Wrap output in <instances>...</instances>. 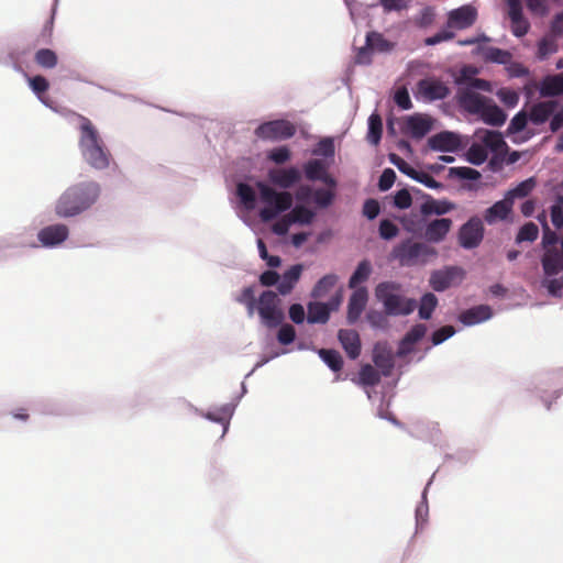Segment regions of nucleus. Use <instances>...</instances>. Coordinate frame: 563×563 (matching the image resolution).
<instances>
[{
	"instance_id": "39448f33",
	"label": "nucleus",
	"mask_w": 563,
	"mask_h": 563,
	"mask_svg": "<svg viewBox=\"0 0 563 563\" xmlns=\"http://www.w3.org/2000/svg\"><path fill=\"white\" fill-rule=\"evenodd\" d=\"M437 250L421 242H412V239L407 238L400 243L393 246L389 257L397 260L402 267H410L415 264L426 265L429 257H435Z\"/></svg>"
},
{
	"instance_id": "58836bf2",
	"label": "nucleus",
	"mask_w": 563,
	"mask_h": 563,
	"mask_svg": "<svg viewBox=\"0 0 563 563\" xmlns=\"http://www.w3.org/2000/svg\"><path fill=\"white\" fill-rule=\"evenodd\" d=\"M455 333H456V330L454 329L453 325H450V324L442 325L439 329H435L434 331H432L431 335H430L431 345L424 349L423 353L418 357L417 362L422 361L424 358V356L427 355V353L433 346L444 343L446 340L452 338Z\"/></svg>"
},
{
	"instance_id": "c756f323",
	"label": "nucleus",
	"mask_w": 563,
	"mask_h": 563,
	"mask_svg": "<svg viewBox=\"0 0 563 563\" xmlns=\"http://www.w3.org/2000/svg\"><path fill=\"white\" fill-rule=\"evenodd\" d=\"M506 148L507 144L504 140V136L495 132V172L503 164L511 165L515 164L520 158V153L517 151H512L511 153L506 155Z\"/></svg>"
},
{
	"instance_id": "393cba45",
	"label": "nucleus",
	"mask_w": 563,
	"mask_h": 563,
	"mask_svg": "<svg viewBox=\"0 0 563 563\" xmlns=\"http://www.w3.org/2000/svg\"><path fill=\"white\" fill-rule=\"evenodd\" d=\"M432 130V121L420 114L415 113L407 117L406 120V132H408L413 139H422Z\"/></svg>"
},
{
	"instance_id": "cd10ccee",
	"label": "nucleus",
	"mask_w": 563,
	"mask_h": 563,
	"mask_svg": "<svg viewBox=\"0 0 563 563\" xmlns=\"http://www.w3.org/2000/svg\"><path fill=\"white\" fill-rule=\"evenodd\" d=\"M556 107L555 101H541L532 104L528 113L529 121L534 125L545 123L556 110Z\"/></svg>"
},
{
	"instance_id": "6e6d98bb",
	"label": "nucleus",
	"mask_w": 563,
	"mask_h": 563,
	"mask_svg": "<svg viewBox=\"0 0 563 563\" xmlns=\"http://www.w3.org/2000/svg\"><path fill=\"white\" fill-rule=\"evenodd\" d=\"M365 319L373 330H386L388 328L387 314L384 311L369 309Z\"/></svg>"
},
{
	"instance_id": "c9c22d12",
	"label": "nucleus",
	"mask_w": 563,
	"mask_h": 563,
	"mask_svg": "<svg viewBox=\"0 0 563 563\" xmlns=\"http://www.w3.org/2000/svg\"><path fill=\"white\" fill-rule=\"evenodd\" d=\"M307 310V322L310 324H324L331 316L323 301H309Z\"/></svg>"
},
{
	"instance_id": "423d86ee",
	"label": "nucleus",
	"mask_w": 563,
	"mask_h": 563,
	"mask_svg": "<svg viewBox=\"0 0 563 563\" xmlns=\"http://www.w3.org/2000/svg\"><path fill=\"white\" fill-rule=\"evenodd\" d=\"M278 294L273 290H263L256 307L264 325L269 329L277 328L285 320V313L279 307Z\"/></svg>"
},
{
	"instance_id": "13d9d810",
	"label": "nucleus",
	"mask_w": 563,
	"mask_h": 563,
	"mask_svg": "<svg viewBox=\"0 0 563 563\" xmlns=\"http://www.w3.org/2000/svg\"><path fill=\"white\" fill-rule=\"evenodd\" d=\"M278 327L277 341L285 346L294 343L297 336L295 328L289 323H284V321Z\"/></svg>"
},
{
	"instance_id": "4468645a",
	"label": "nucleus",
	"mask_w": 563,
	"mask_h": 563,
	"mask_svg": "<svg viewBox=\"0 0 563 563\" xmlns=\"http://www.w3.org/2000/svg\"><path fill=\"white\" fill-rule=\"evenodd\" d=\"M506 4L511 33L516 37L525 36L530 30V23L523 15L521 0H506Z\"/></svg>"
},
{
	"instance_id": "1a4fd4ad",
	"label": "nucleus",
	"mask_w": 563,
	"mask_h": 563,
	"mask_svg": "<svg viewBox=\"0 0 563 563\" xmlns=\"http://www.w3.org/2000/svg\"><path fill=\"white\" fill-rule=\"evenodd\" d=\"M388 161L390 164L397 167V169L406 175L407 177L411 178L412 180L423 185L424 187L433 190H443L444 185L437 179H434L429 174L418 170L415 167H412L409 163H407L402 157H400L396 153H389L388 154Z\"/></svg>"
},
{
	"instance_id": "a18cd8bd",
	"label": "nucleus",
	"mask_w": 563,
	"mask_h": 563,
	"mask_svg": "<svg viewBox=\"0 0 563 563\" xmlns=\"http://www.w3.org/2000/svg\"><path fill=\"white\" fill-rule=\"evenodd\" d=\"M367 47L371 51L389 52L394 47V43L384 37L382 33L372 31L366 34Z\"/></svg>"
},
{
	"instance_id": "79ce46f5",
	"label": "nucleus",
	"mask_w": 563,
	"mask_h": 563,
	"mask_svg": "<svg viewBox=\"0 0 563 563\" xmlns=\"http://www.w3.org/2000/svg\"><path fill=\"white\" fill-rule=\"evenodd\" d=\"M318 355L332 372L336 373L342 369L344 361L339 351L334 349H320L318 350Z\"/></svg>"
},
{
	"instance_id": "4c0bfd02",
	"label": "nucleus",
	"mask_w": 563,
	"mask_h": 563,
	"mask_svg": "<svg viewBox=\"0 0 563 563\" xmlns=\"http://www.w3.org/2000/svg\"><path fill=\"white\" fill-rule=\"evenodd\" d=\"M383 136V120L375 110L367 119L366 140L369 144L376 146L380 143Z\"/></svg>"
},
{
	"instance_id": "3c124183",
	"label": "nucleus",
	"mask_w": 563,
	"mask_h": 563,
	"mask_svg": "<svg viewBox=\"0 0 563 563\" xmlns=\"http://www.w3.org/2000/svg\"><path fill=\"white\" fill-rule=\"evenodd\" d=\"M393 219L398 220L406 232L413 234L417 233L418 228H421L424 222V218L422 216L419 219L415 213L402 216L393 214Z\"/></svg>"
},
{
	"instance_id": "5701e85b",
	"label": "nucleus",
	"mask_w": 563,
	"mask_h": 563,
	"mask_svg": "<svg viewBox=\"0 0 563 563\" xmlns=\"http://www.w3.org/2000/svg\"><path fill=\"white\" fill-rule=\"evenodd\" d=\"M302 177L301 170L296 166L288 168L271 169L269 179L273 185L278 186L280 189H288L300 181Z\"/></svg>"
},
{
	"instance_id": "f704fd0d",
	"label": "nucleus",
	"mask_w": 563,
	"mask_h": 563,
	"mask_svg": "<svg viewBox=\"0 0 563 563\" xmlns=\"http://www.w3.org/2000/svg\"><path fill=\"white\" fill-rule=\"evenodd\" d=\"M290 210V222L298 225H310L317 217V211L309 206L294 205Z\"/></svg>"
},
{
	"instance_id": "f8f14e48",
	"label": "nucleus",
	"mask_w": 563,
	"mask_h": 563,
	"mask_svg": "<svg viewBox=\"0 0 563 563\" xmlns=\"http://www.w3.org/2000/svg\"><path fill=\"white\" fill-rule=\"evenodd\" d=\"M477 14V9L473 4H463L448 12L445 26L465 30L476 22Z\"/></svg>"
},
{
	"instance_id": "a19ab883",
	"label": "nucleus",
	"mask_w": 563,
	"mask_h": 563,
	"mask_svg": "<svg viewBox=\"0 0 563 563\" xmlns=\"http://www.w3.org/2000/svg\"><path fill=\"white\" fill-rule=\"evenodd\" d=\"M478 74V67L471 64H465L460 68L457 74L453 75V82L459 87V91L461 89H466L468 88V84H472Z\"/></svg>"
},
{
	"instance_id": "b1692460",
	"label": "nucleus",
	"mask_w": 563,
	"mask_h": 563,
	"mask_svg": "<svg viewBox=\"0 0 563 563\" xmlns=\"http://www.w3.org/2000/svg\"><path fill=\"white\" fill-rule=\"evenodd\" d=\"M426 228L424 239L429 243H440L442 242L446 234L449 233L452 220L449 218H439L431 220L428 223L423 222Z\"/></svg>"
},
{
	"instance_id": "774afa93",
	"label": "nucleus",
	"mask_w": 563,
	"mask_h": 563,
	"mask_svg": "<svg viewBox=\"0 0 563 563\" xmlns=\"http://www.w3.org/2000/svg\"><path fill=\"white\" fill-rule=\"evenodd\" d=\"M542 286L547 288L548 292L558 298H563V277L552 278V277H545L542 280Z\"/></svg>"
},
{
	"instance_id": "72a5a7b5",
	"label": "nucleus",
	"mask_w": 563,
	"mask_h": 563,
	"mask_svg": "<svg viewBox=\"0 0 563 563\" xmlns=\"http://www.w3.org/2000/svg\"><path fill=\"white\" fill-rule=\"evenodd\" d=\"M542 267L547 277L558 275L563 271V255L555 250H547L542 257Z\"/></svg>"
},
{
	"instance_id": "6ab92c4d",
	"label": "nucleus",
	"mask_w": 563,
	"mask_h": 563,
	"mask_svg": "<svg viewBox=\"0 0 563 563\" xmlns=\"http://www.w3.org/2000/svg\"><path fill=\"white\" fill-rule=\"evenodd\" d=\"M373 362L383 376L388 377L391 375L395 363L393 358L391 349L387 342H377L373 347Z\"/></svg>"
},
{
	"instance_id": "ddd939ff",
	"label": "nucleus",
	"mask_w": 563,
	"mask_h": 563,
	"mask_svg": "<svg viewBox=\"0 0 563 563\" xmlns=\"http://www.w3.org/2000/svg\"><path fill=\"white\" fill-rule=\"evenodd\" d=\"M240 397H236L234 400L223 404L221 406H217L208 411L199 410L192 405H188L187 407L191 412L195 413L197 418L206 419L209 422H230L234 415Z\"/></svg>"
},
{
	"instance_id": "412c9836",
	"label": "nucleus",
	"mask_w": 563,
	"mask_h": 563,
	"mask_svg": "<svg viewBox=\"0 0 563 563\" xmlns=\"http://www.w3.org/2000/svg\"><path fill=\"white\" fill-rule=\"evenodd\" d=\"M418 89L429 102L443 100L450 95V88L444 82L437 79H421L418 82Z\"/></svg>"
},
{
	"instance_id": "0eeeda50",
	"label": "nucleus",
	"mask_w": 563,
	"mask_h": 563,
	"mask_svg": "<svg viewBox=\"0 0 563 563\" xmlns=\"http://www.w3.org/2000/svg\"><path fill=\"white\" fill-rule=\"evenodd\" d=\"M254 133L262 141H282L291 139L296 128L287 120L276 119L261 123Z\"/></svg>"
},
{
	"instance_id": "f3484780",
	"label": "nucleus",
	"mask_w": 563,
	"mask_h": 563,
	"mask_svg": "<svg viewBox=\"0 0 563 563\" xmlns=\"http://www.w3.org/2000/svg\"><path fill=\"white\" fill-rule=\"evenodd\" d=\"M368 295L367 287L352 289V294L347 300L346 311V323L349 325H353L360 320L368 302Z\"/></svg>"
},
{
	"instance_id": "49530a36",
	"label": "nucleus",
	"mask_w": 563,
	"mask_h": 563,
	"mask_svg": "<svg viewBox=\"0 0 563 563\" xmlns=\"http://www.w3.org/2000/svg\"><path fill=\"white\" fill-rule=\"evenodd\" d=\"M399 235V228L393 219L382 218L378 223V236L389 242Z\"/></svg>"
},
{
	"instance_id": "9b49d317",
	"label": "nucleus",
	"mask_w": 563,
	"mask_h": 563,
	"mask_svg": "<svg viewBox=\"0 0 563 563\" xmlns=\"http://www.w3.org/2000/svg\"><path fill=\"white\" fill-rule=\"evenodd\" d=\"M493 154V129H487L482 143L473 142L464 154V158L472 165L481 166L488 155Z\"/></svg>"
},
{
	"instance_id": "e2e57ef3",
	"label": "nucleus",
	"mask_w": 563,
	"mask_h": 563,
	"mask_svg": "<svg viewBox=\"0 0 563 563\" xmlns=\"http://www.w3.org/2000/svg\"><path fill=\"white\" fill-rule=\"evenodd\" d=\"M267 157L273 163H275L277 165H282V164H285L286 162H288L290 159L291 152H290L288 146L280 145V146L272 148L267 153Z\"/></svg>"
},
{
	"instance_id": "9d476101",
	"label": "nucleus",
	"mask_w": 563,
	"mask_h": 563,
	"mask_svg": "<svg viewBox=\"0 0 563 563\" xmlns=\"http://www.w3.org/2000/svg\"><path fill=\"white\" fill-rule=\"evenodd\" d=\"M484 236V227L481 219L472 217L459 230V242L464 250L477 247Z\"/></svg>"
},
{
	"instance_id": "7ed1b4c3",
	"label": "nucleus",
	"mask_w": 563,
	"mask_h": 563,
	"mask_svg": "<svg viewBox=\"0 0 563 563\" xmlns=\"http://www.w3.org/2000/svg\"><path fill=\"white\" fill-rule=\"evenodd\" d=\"M256 187L260 194L262 208L258 216L264 223L277 219L282 213L288 211L292 207V195L286 190H277L272 185L257 179Z\"/></svg>"
},
{
	"instance_id": "de8ad7c7",
	"label": "nucleus",
	"mask_w": 563,
	"mask_h": 563,
	"mask_svg": "<svg viewBox=\"0 0 563 563\" xmlns=\"http://www.w3.org/2000/svg\"><path fill=\"white\" fill-rule=\"evenodd\" d=\"M336 282L338 276L333 273L322 276L312 287L310 296L312 298H318L327 294L331 288L335 286Z\"/></svg>"
},
{
	"instance_id": "603ef678",
	"label": "nucleus",
	"mask_w": 563,
	"mask_h": 563,
	"mask_svg": "<svg viewBox=\"0 0 563 563\" xmlns=\"http://www.w3.org/2000/svg\"><path fill=\"white\" fill-rule=\"evenodd\" d=\"M312 154L322 156L324 159H332L335 155L334 139L331 136L321 139L312 150Z\"/></svg>"
},
{
	"instance_id": "ea45409f",
	"label": "nucleus",
	"mask_w": 563,
	"mask_h": 563,
	"mask_svg": "<svg viewBox=\"0 0 563 563\" xmlns=\"http://www.w3.org/2000/svg\"><path fill=\"white\" fill-rule=\"evenodd\" d=\"M383 374L371 364H364L358 371L357 384L364 388L379 384Z\"/></svg>"
},
{
	"instance_id": "4be33fe9",
	"label": "nucleus",
	"mask_w": 563,
	"mask_h": 563,
	"mask_svg": "<svg viewBox=\"0 0 563 563\" xmlns=\"http://www.w3.org/2000/svg\"><path fill=\"white\" fill-rule=\"evenodd\" d=\"M338 341L350 360L354 361L361 355L362 343L356 330L340 329L338 331Z\"/></svg>"
},
{
	"instance_id": "a878e982",
	"label": "nucleus",
	"mask_w": 563,
	"mask_h": 563,
	"mask_svg": "<svg viewBox=\"0 0 563 563\" xmlns=\"http://www.w3.org/2000/svg\"><path fill=\"white\" fill-rule=\"evenodd\" d=\"M488 100L484 96L468 89H461L459 91L460 106L472 114H478L485 108V104L488 103Z\"/></svg>"
},
{
	"instance_id": "7c9ffc66",
	"label": "nucleus",
	"mask_w": 563,
	"mask_h": 563,
	"mask_svg": "<svg viewBox=\"0 0 563 563\" xmlns=\"http://www.w3.org/2000/svg\"><path fill=\"white\" fill-rule=\"evenodd\" d=\"M303 271L302 264H294L283 274L282 280L278 284V294L286 296L292 291L296 284L299 282Z\"/></svg>"
},
{
	"instance_id": "338daca9",
	"label": "nucleus",
	"mask_w": 563,
	"mask_h": 563,
	"mask_svg": "<svg viewBox=\"0 0 563 563\" xmlns=\"http://www.w3.org/2000/svg\"><path fill=\"white\" fill-rule=\"evenodd\" d=\"M529 121L528 113L519 111L510 121L507 128V134L512 135L521 132Z\"/></svg>"
},
{
	"instance_id": "dca6fc26",
	"label": "nucleus",
	"mask_w": 563,
	"mask_h": 563,
	"mask_svg": "<svg viewBox=\"0 0 563 563\" xmlns=\"http://www.w3.org/2000/svg\"><path fill=\"white\" fill-rule=\"evenodd\" d=\"M69 230L64 223L46 225L37 233V239L43 247L56 249L68 239Z\"/></svg>"
},
{
	"instance_id": "20e7f679",
	"label": "nucleus",
	"mask_w": 563,
	"mask_h": 563,
	"mask_svg": "<svg viewBox=\"0 0 563 563\" xmlns=\"http://www.w3.org/2000/svg\"><path fill=\"white\" fill-rule=\"evenodd\" d=\"M399 290L400 285L396 282H380L375 288L376 299L383 305L387 316H408L417 307L416 299L406 298Z\"/></svg>"
},
{
	"instance_id": "bb28decb",
	"label": "nucleus",
	"mask_w": 563,
	"mask_h": 563,
	"mask_svg": "<svg viewBox=\"0 0 563 563\" xmlns=\"http://www.w3.org/2000/svg\"><path fill=\"white\" fill-rule=\"evenodd\" d=\"M455 205L446 199L437 200L432 196H426V200L420 206V214L423 218L430 216H444L453 210Z\"/></svg>"
},
{
	"instance_id": "5fc2aeb1",
	"label": "nucleus",
	"mask_w": 563,
	"mask_h": 563,
	"mask_svg": "<svg viewBox=\"0 0 563 563\" xmlns=\"http://www.w3.org/2000/svg\"><path fill=\"white\" fill-rule=\"evenodd\" d=\"M556 52L558 43L553 36H544L538 42L537 58L539 60H544Z\"/></svg>"
},
{
	"instance_id": "052dcab7",
	"label": "nucleus",
	"mask_w": 563,
	"mask_h": 563,
	"mask_svg": "<svg viewBox=\"0 0 563 563\" xmlns=\"http://www.w3.org/2000/svg\"><path fill=\"white\" fill-rule=\"evenodd\" d=\"M236 301L245 305L249 314L252 316L257 303V300L255 299V286L251 285L245 287L241 295L236 298Z\"/></svg>"
},
{
	"instance_id": "2f4dec72",
	"label": "nucleus",
	"mask_w": 563,
	"mask_h": 563,
	"mask_svg": "<svg viewBox=\"0 0 563 563\" xmlns=\"http://www.w3.org/2000/svg\"><path fill=\"white\" fill-rule=\"evenodd\" d=\"M328 170L329 165L325 161L311 158L303 163L301 173L309 181H320Z\"/></svg>"
},
{
	"instance_id": "473e14b6",
	"label": "nucleus",
	"mask_w": 563,
	"mask_h": 563,
	"mask_svg": "<svg viewBox=\"0 0 563 563\" xmlns=\"http://www.w3.org/2000/svg\"><path fill=\"white\" fill-rule=\"evenodd\" d=\"M539 92L542 97L563 96V71L544 77L540 82Z\"/></svg>"
},
{
	"instance_id": "2eb2a0df",
	"label": "nucleus",
	"mask_w": 563,
	"mask_h": 563,
	"mask_svg": "<svg viewBox=\"0 0 563 563\" xmlns=\"http://www.w3.org/2000/svg\"><path fill=\"white\" fill-rule=\"evenodd\" d=\"M464 269L460 266H444L441 269H435L431 273L429 278L430 287L437 291L442 292L446 290L456 277L463 278Z\"/></svg>"
},
{
	"instance_id": "aec40b11",
	"label": "nucleus",
	"mask_w": 563,
	"mask_h": 563,
	"mask_svg": "<svg viewBox=\"0 0 563 563\" xmlns=\"http://www.w3.org/2000/svg\"><path fill=\"white\" fill-rule=\"evenodd\" d=\"M493 317V308L488 305H477L461 311L457 321L464 327H473L489 320Z\"/></svg>"
},
{
	"instance_id": "bf43d9fd",
	"label": "nucleus",
	"mask_w": 563,
	"mask_h": 563,
	"mask_svg": "<svg viewBox=\"0 0 563 563\" xmlns=\"http://www.w3.org/2000/svg\"><path fill=\"white\" fill-rule=\"evenodd\" d=\"M435 19V10L431 5L423 7L417 16L415 18V23L420 29L429 27Z\"/></svg>"
},
{
	"instance_id": "4d7b16f0",
	"label": "nucleus",
	"mask_w": 563,
	"mask_h": 563,
	"mask_svg": "<svg viewBox=\"0 0 563 563\" xmlns=\"http://www.w3.org/2000/svg\"><path fill=\"white\" fill-rule=\"evenodd\" d=\"M412 205V196L409 188L405 187L397 190L393 196L391 206L399 210L409 209Z\"/></svg>"
},
{
	"instance_id": "e433bc0d",
	"label": "nucleus",
	"mask_w": 563,
	"mask_h": 563,
	"mask_svg": "<svg viewBox=\"0 0 563 563\" xmlns=\"http://www.w3.org/2000/svg\"><path fill=\"white\" fill-rule=\"evenodd\" d=\"M13 68L15 71L22 73L24 75V77L27 79L29 88L36 96L37 100L48 90L49 82L44 76H29L27 73L24 71L23 68L18 64H14Z\"/></svg>"
},
{
	"instance_id": "0e129e2a",
	"label": "nucleus",
	"mask_w": 563,
	"mask_h": 563,
	"mask_svg": "<svg viewBox=\"0 0 563 563\" xmlns=\"http://www.w3.org/2000/svg\"><path fill=\"white\" fill-rule=\"evenodd\" d=\"M382 212V207L378 200L374 198H367L363 202L362 214L368 221L375 220Z\"/></svg>"
},
{
	"instance_id": "8fccbe9b",
	"label": "nucleus",
	"mask_w": 563,
	"mask_h": 563,
	"mask_svg": "<svg viewBox=\"0 0 563 563\" xmlns=\"http://www.w3.org/2000/svg\"><path fill=\"white\" fill-rule=\"evenodd\" d=\"M536 185V178L529 177L520 181L516 187L508 190L506 196L512 201L517 198H525L534 189Z\"/></svg>"
},
{
	"instance_id": "864d4df0",
	"label": "nucleus",
	"mask_w": 563,
	"mask_h": 563,
	"mask_svg": "<svg viewBox=\"0 0 563 563\" xmlns=\"http://www.w3.org/2000/svg\"><path fill=\"white\" fill-rule=\"evenodd\" d=\"M449 177L475 183L481 178V173L475 168L466 166L450 167Z\"/></svg>"
},
{
	"instance_id": "f03ea898",
	"label": "nucleus",
	"mask_w": 563,
	"mask_h": 563,
	"mask_svg": "<svg viewBox=\"0 0 563 563\" xmlns=\"http://www.w3.org/2000/svg\"><path fill=\"white\" fill-rule=\"evenodd\" d=\"M78 118L80 120L78 147L82 159L96 170L107 169L111 161L109 148L92 122L84 115Z\"/></svg>"
},
{
	"instance_id": "a211bd4d",
	"label": "nucleus",
	"mask_w": 563,
	"mask_h": 563,
	"mask_svg": "<svg viewBox=\"0 0 563 563\" xmlns=\"http://www.w3.org/2000/svg\"><path fill=\"white\" fill-rule=\"evenodd\" d=\"M250 180H253V178L250 177L245 180L239 181L236 184L235 191L241 207L246 211L255 210L260 201V194L256 187V180L254 181V184H251Z\"/></svg>"
},
{
	"instance_id": "f257e3e1",
	"label": "nucleus",
	"mask_w": 563,
	"mask_h": 563,
	"mask_svg": "<svg viewBox=\"0 0 563 563\" xmlns=\"http://www.w3.org/2000/svg\"><path fill=\"white\" fill-rule=\"evenodd\" d=\"M100 192V185L93 180L73 184L55 201L54 213L59 219L76 218L97 202Z\"/></svg>"
},
{
	"instance_id": "6e6552de",
	"label": "nucleus",
	"mask_w": 563,
	"mask_h": 563,
	"mask_svg": "<svg viewBox=\"0 0 563 563\" xmlns=\"http://www.w3.org/2000/svg\"><path fill=\"white\" fill-rule=\"evenodd\" d=\"M466 141H463V136L453 131H441L428 139V146L433 152L439 153H459L466 147Z\"/></svg>"
},
{
	"instance_id": "69168bd1",
	"label": "nucleus",
	"mask_w": 563,
	"mask_h": 563,
	"mask_svg": "<svg viewBox=\"0 0 563 563\" xmlns=\"http://www.w3.org/2000/svg\"><path fill=\"white\" fill-rule=\"evenodd\" d=\"M396 178H397V175L393 168H390V167L385 168L382 172V174L378 178V181H377L378 190L382 192L388 191L395 184Z\"/></svg>"
},
{
	"instance_id": "c03bdc74",
	"label": "nucleus",
	"mask_w": 563,
	"mask_h": 563,
	"mask_svg": "<svg viewBox=\"0 0 563 563\" xmlns=\"http://www.w3.org/2000/svg\"><path fill=\"white\" fill-rule=\"evenodd\" d=\"M34 62L44 69H53L58 64V56L51 48H40L35 52Z\"/></svg>"
},
{
	"instance_id": "09e8293b",
	"label": "nucleus",
	"mask_w": 563,
	"mask_h": 563,
	"mask_svg": "<svg viewBox=\"0 0 563 563\" xmlns=\"http://www.w3.org/2000/svg\"><path fill=\"white\" fill-rule=\"evenodd\" d=\"M313 203L320 209H328L335 200V192L324 187H312Z\"/></svg>"
},
{
	"instance_id": "680f3d73",
	"label": "nucleus",
	"mask_w": 563,
	"mask_h": 563,
	"mask_svg": "<svg viewBox=\"0 0 563 563\" xmlns=\"http://www.w3.org/2000/svg\"><path fill=\"white\" fill-rule=\"evenodd\" d=\"M538 234L539 229L537 224H534L533 222H528L520 228L516 236V242H533L538 238Z\"/></svg>"
},
{
	"instance_id": "c85d7f7f",
	"label": "nucleus",
	"mask_w": 563,
	"mask_h": 563,
	"mask_svg": "<svg viewBox=\"0 0 563 563\" xmlns=\"http://www.w3.org/2000/svg\"><path fill=\"white\" fill-rule=\"evenodd\" d=\"M372 273V262L368 258L360 261L347 280V287L350 289H360L365 287L363 284L368 280Z\"/></svg>"
},
{
	"instance_id": "37998d69",
	"label": "nucleus",
	"mask_w": 563,
	"mask_h": 563,
	"mask_svg": "<svg viewBox=\"0 0 563 563\" xmlns=\"http://www.w3.org/2000/svg\"><path fill=\"white\" fill-rule=\"evenodd\" d=\"M438 298L433 292H426L421 296L419 307H418V317L420 320H430L432 318L433 311L438 306Z\"/></svg>"
}]
</instances>
